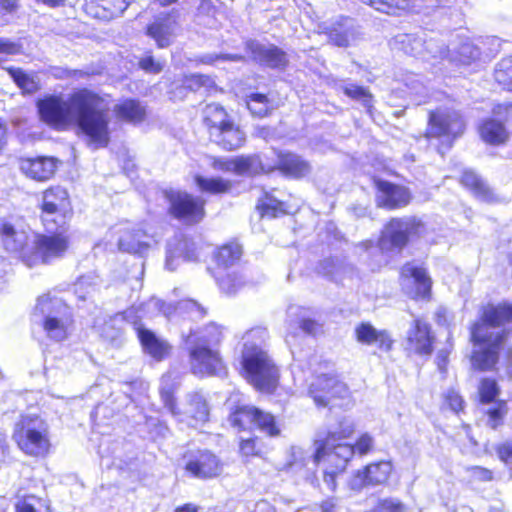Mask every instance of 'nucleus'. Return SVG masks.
I'll return each instance as SVG.
<instances>
[{"instance_id": "f257e3e1", "label": "nucleus", "mask_w": 512, "mask_h": 512, "mask_svg": "<svg viewBox=\"0 0 512 512\" xmlns=\"http://www.w3.org/2000/svg\"><path fill=\"white\" fill-rule=\"evenodd\" d=\"M40 119L55 129L76 124L94 149L109 143V108L104 99L89 89H79L64 98L50 95L37 102Z\"/></svg>"}, {"instance_id": "f03ea898", "label": "nucleus", "mask_w": 512, "mask_h": 512, "mask_svg": "<svg viewBox=\"0 0 512 512\" xmlns=\"http://www.w3.org/2000/svg\"><path fill=\"white\" fill-rule=\"evenodd\" d=\"M512 321V304H487L482 308L480 321L471 330V338L478 346L472 356L473 367L490 370L498 360L499 350L507 336L499 327Z\"/></svg>"}, {"instance_id": "7ed1b4c3", "label": "nucleus", "mask_w": 512, "mask_h": 512, "mask_svg": "<svg viewBox=\"0 0 512 512\" xmlns=\"http://www.w3.org/2000/svg\"><path fill=\"white\" fill-rule=\"evenodd\" d=\"M268 339L265 327H254L242 337L241 365L245 379L257 390L271 393L278 384L279 372L273 359L264 350Z\"/></svg>"}, {"instance_id": "20e7f679", "label": "nucleus", "mask_w": 512, "mask_h": 512, "mask_svg": "<svg viewBox=\"0 0 512 512\" xmlns=\"http://www.w3.org/2000/svg\"><path fill=\"white\" fill-rule=\"evenodd\" d=\"M354 431V423L348 418H343L326 430L318 431L314 439V463L319 464L324 461L337 470H344L353 457L355 448L341 441L349 438Z\"/></svg>"}, {"instance_id": "39448f33", "label": "nucleus", "mask_w": 512, "mask_h": 512, "mask_svg": "<svg viewBox=\"0 0 512 512\" xmlns=\"http://www.w3.org/2000/svg\"><path fill=\"white\" fill-rule=\"evenodd\" d=\"M34 317L41 322L49 339L60 342L68 337L73 315L71 308L62 299L50 295L40 296L35 306Z\"/></svg>"}, {"instance_id": "423d86ee", "label": "nucleus", "mask_w": 512, "mask_h": 512, "mask_svg": "<svg viewBox=\"0 0 512 512\" xmlns=\"http://www.w3.org/2000/svg\"><path fill=\"white\" fill-rule=\"evenodd\" d=\"M171 382L172 375L166 374L161 379L160 387L161 400L171 415L180 422H187L189 426L207 421L209 407L204 396L199 392L187 394L184 408L180 409L173 396L175 388Z\"/></svg>"}, {"instance_id": "0eeeda50", "label": "nucleus", "mask_w": 512, "mask_h": 512, "mask_svg": "<svg viewBox=\"0 0 512 512\" xmlns=\"http://www.w3.org/2000/svg\"><path fill=\"white\" fill-rule=\"evenodd\" d=\"M464 129L465 123L457 111L440 108L430 113L425 137L443 155L452 147L454 140L463 134Z\"/></svg>"}, {"instance_id": "6e6552de", "label": "nucleus", "mask_w": 512, "mask_h": 512, "mask_svg": "<svg viewBox=\"0 0 512 512\" xmlns=\"http://www.w3.org/2000/svg\"><path fill=\"white\" fill-rule=\"evenodd\" d=\"M13 438L18 447L30 456H45L51 448L49 426L37 415H22L15 424Z\"/></svg>"}, {"instance_id": "1a4fd4ad", "label": "nucleus", "mask_w": 512, "mask_h": 512, "mask_svg": "<svg viewBox=\"0 0 512 512\" xmlns=\"http://www.w3.org/2000/svg\"><path fill=\"white\" fill-rule=\"evenodd\" d=\"M70 245L67 228H58L49 234L32 233L31 250L26 252L25 264L29 267L48 264L64 257Z\"/></svg>"}, {"instance_id": "9d476101", "label": "nucleus", "mask_w": 512, "mask_h": 512, "mask_svg": "<svg viewBox=\"0 0 512 512\" xmlns=\"http://www.w3.org/2000/svg\"><path fill=\"white\" fill-rule=\"evenodd\" d=\"M41 221L47 232L66 227L71 214L68 192L62 187H52L43 192Z\"/></svg>"}, {"instance_id": "9b49d317", "label": "nucleus", "mask_w": 512, "mask_h": 512, "mask_svg": "<svg viewBox=\"0 0 512 512\" xmlns=\"http://www.w3.org/2000/svg\"><path fill=\"white\" fill-rule=\"evenodd\" d=\"M423 229L421 221L415 217L392 219L382 231L379 247L382 251H392L404 247L410 236L419 234Z\"/></svg>"}, {"instance_id": "f8f14e48", "label": "nucleus", "mask_w": 512, "mask_h": 512, "mask_svg": "<svg viewBox=\"0 0 512 512\" xmlns=\"http://www.w3.org/2000/svg\"><path fill=\"white\" fill-rule=\"evenodd\" d=\"M308 394L316 406L334 407L339 405L334 402L336 399L345 400L349 397V390L336 376L321 374L310 383Z\"/></svg>"}, {"instance_id": "ddd939ff", "label": "nucleus", "mask_w": 512, "mask_h": 512, "mask_svg": "<svg viewBox=\"0 0 512 512\" xmlns=\"http://www.w3.org/2000/svg\"><path fill=\"white\" fill-rule=\"evenodd\" d=\"M230 424L238 429H246L255 424L263 433L268 436H277L280 429L272 414L261 411L253 406H239L229 416Z\"/></svg>"}, {"instance_id": "4468645a", "label": "nucleus", "mask_w": 512, "mask_h": 512, "mask_svg": "<svg viewBox=\"0 0 512 512\" xmlns=\"http://www.w3.org/2000/svg\"><path fill=\"white\" fill-rule=\"evenodd\" d=\"M171 215L187 224L200 222L205 216V201L186 192L172 191L168 194Z\"/></svg>"}, {"instance_id": "2eb2a0df", "label": "nucleus", "mask_w": 512, "mask_h": 512, "mask_svg": "<svg viewBox=\"0 0 512 512\" xmlns=\"http://www.w3.org/2000/svg\"><path fill=\"white\" fill-rule=\"evenodd\" d=\"M190 367L194 375L222 376L226 374L219 352L211 347L194 345L189 348Z\"/></svg>"}, {"instance_id": "dca6fc26", "label": "nucleus", "mask_w": 512, "mask_h": 512, "mask_svg": "<svg viewBox=\"0 0 512 512\" xmlns=\"http://www.w3.org/2000/svg\"><path fill=\"white\" fill-rule=\"evenodd\" d=\"M32 233L21 225L3 223L0 226V239L4 249L18 254L25 263V256L31 250Z\"/></svg>"}, {"instance_id": "f3484780", "label": "nucleus", "mask_w": 512, "mask_h": 512, "mask_svg": "<svg viewBox=\"0 0 512 512\" xmlns=\"http://www.w3.org/2000/svg\"><path fill=\"white\" fill-rule=\"evenodd\" d=\"M177 29V11L161 12L147 25L146 34L152 38L159 48L168 47Z\"/></svg>"}, {"instance_id": "a211bd4d", "label": "nucleus", "mask_w": 512, "mask_h": 512, "mask_svg": "<svg viewBox=\"0 0 512 512\" xmlns=\"http://www.w3.org/2000/svg\"><path fill=\"white\" fill-rule=\"evenodd\" d=\"M392 469V464L389 461L371 463L363 470L357 471L351 478L349 485L353 490H361L366 486L382 485L388 480Z\"/></svg>"}, {"instance_id": "6ab92c4d", "label": "nucleus", "mask_w": 512, "mask_h": 512, "mask_svg": "<svg viewBox=\"0 0 512 512\" xmlns=\"http://www.w3.org/2000/svg\"><path fill=\"white\" fill-rule=\"evenodd\" d=\"M185 469L192 476L199 479L217 477L223 470V464L219 458L209 451H199L190 456Z\"/></svg>"}, {"instance_id": "aec40b11", "label": "nucleus", "mask_w": 512, "mask_h": 512, "mask_svg": "<svg viewBox=\"0 0 512 512\" xmlns=\"http://www.w3.org/2000/svg\"><path fill=\"white\" fill-rule=\"evenodd\" d=\"M197 257L195 243L186 236L179 234L172 238L167 244L165 266L169 271H174L180 259L184 261H195Z\"/></svg>"}, {"instance_id": "412c9836", "label": "nucleus", "mask_w": 512, "mask_h": 512, "mask_svg": "<svg viewBox=\"0 0 512 512\" xmlns=\"http://www.w3.org/2000/svg\"><path fill=\"white\" fill-rule=\"evenodd\" d=\"M401 276L405 287H407L408 282H412L415 285V289L409 292L412 298L424 299L429 296L432 281L426 268L413 262L407 263L402 267Z\"/></svg>"}, {"instance_id": "4be33fe9", "label": "nucleus", "mask_w": 512, "mask_h": 512, "mask_svg": "<svg viewBox=\"0 0 512 512\" xmlns=\"http://www.w3.org/2000/svg\"><path fill=\"white\" fill-rule=\"evenodd\" d=\"M376 185L378 189V206L387 209H397L409 203L410 194L406 188L381 180L377 181Z\"/></svg>"}, {"instance_id": "5701e85b", "label": "nucleus", "mask_w": 512, "mask_h": 512, "mask_svg": "<svg viewBox=\"0 0 512 512\" xmlns=\"http://www.w3.org/2000/svg\"><path fill=\"white\" fill-rule=\"evenodd\" d=\"M406 349L419 355H429L432 352V336L430 326L421 319H415L408 330Z\"/></svg>"}, {"instance_id": "b1692460", "label": "nucleus", "mask_w": 512, "mask_h": 512, "mask_svg": "<svg viewBox=\"0 0 512 512\" xmlns=\"http://www.w3.org/2000/svg\"><path fill=\"white\" fill-rule=\"evenodd\" d=\"M19 168L30 179L47 181L54 175L57 161L52 157L26 158L20 160Z\"/></svg>"}, {"instance_id": "393cba45", "label": "nucleus", "mask_w": 512, "mask_h": 512, "mask_svg": "<svg viewBox=\"0 0 512 512\" xmlns=\"http://www.w3.org/2000/svg\"><path fill=\"white\" fill-rule=\"evenodd\" d=\"M211 167L217 171L234 172L236 174L257 173L261 168L258 156H241L236 158H213Z\"/></svg>"}, {"instance_id": "a878e982", "label": "nucleus", "mask_w": 512, "mask_h": 512, "mask_svg": "<svg viewBox=\"0 0 512 512\" xmlns=\"http://www.w3.org/2000/svg\"><path fill=\"white\" fill-rule=\"evenodd\" d=\"M172 312V307L165 304L160 299L152 297L147 302L139 305L138 307H131L123 312V318L132 323L134 328L142 326L139 320L143 317H154L158 314L169 316Z\"/></svg>"}, {"instance_id": "bb28decb", "label": "nucleus", "mask_w": 512, "mask_h": 512, "mask_svg": "<svg viewBox=\"0 0 512 512\" xmlns=\"http://www.w3.org/2000/svg\"><path fill=\"white\" fill-rule=\"evenodd\" d=\"M323 29L328 35L329 41L336 46L347 47L356 40V26L350 18L340 17Z\"/></svg>"}, {"instance_id": "cd10ccee", "label": "nucleus", "mask_w": 512, "mask_h": 512, "mask_svg": "<svg viewBox=\"0 0 512 512\" xmlns=\"http://www.w3.org/2000/svg\"><path fill=\"white\" fill-rule=\"evenodd\" d=\"M250 49L253 58L261 65L270 68H283L288 63L285 52L274 45L251 43Z\"/></svg>"}, {"instance_id": "c85d7f7f", "label": "nucleus", "mask_w": 512, "mask_h": 512, "mask_svg": "<svg viewBox=\"0 0 512 512\" xmlns=\"http://www.w3.org/2000/svg\"><path fill=\"white\" fill-rule=\"evenodd\" d=\"M210 137L223 149L229 151L240 148L246 139L245 133L230 121L211 132Z\"/></svg>"}, {"instance_id": "c756f323", "label": "nucleus", "mask_w": 512, "mask_h": 512, "mask_svg": "<svg viewBox=\"0 0 512 512\" xmlns=\"http://www.w3.org/2000/svg\"><path fill=\"white\" fill-rule=\"evenodd\" d=\"M307 311L298 306H290L287 310L288 335L286 342L290 344L289 337H295L298 331L305 334H313L317 324L312 319L306 317Z\"/></svg>"}, {"instance_id": "7c9ffc66", "label": "nucleus", "mask_w": 512, "mask_h": 512, "mask_svg": "<svg viewBox=\"0 0 512 512\" xmlns=\"http://www.w3.org/2000/svg\"><path fill=\"white\" fill-rule=\"evenodd\" d=\"M144 351L156 360H162L168 355L170 346L164 340L158 338L152 331L138 326L134 328Z\"/></svg>"}, {"instance_id": "2f4dec72", "label": "nucleus", "mask_w": 512, "mask_h": 512, "mask_svg": "<svg viewBox=\"0 0 512 512\" xmlns=\"http://www.w3.org/2000/svg\"><path fill=\"white\" fill-rule=\"evenodd\" d=\"M357 340L363 344L376 346L382 351H389L393 341L386 331H378L370 324H361L356 328Z\"/></svg>"}, {"instance_id": "473e14b6", "label": "nucleus", "mask_w": 512, "mask_h": 512, "mask_svg": "<svg viewBox=\"0 0 512 512\" xmlns=\"http://www.w3.org/2000/svg\"><path fill=\"white\" fill-rule=\"evenodd\" d=\"M118 245L122 251L143 255L150 246L149 236L141 229H127L120 236Z\"/></svg>"}, {"instance_id": "72a5a7b5", "label": "nucleus", "mask_w": 512, "mask_h": 512, "mask_svg": "<svg viewBox=\"0 0 512 512\" xmlns=\"http://www.w3.org/2000/svg\"><path fill=\"white\" fill-rule=\"evenodd\" d=\"M425 43L426 33L421 32L420 34H399L394 38L392 46L405 54L422 59L423 55H427L423 49Z\"/></svg>"}, {"instance_id": "f704fd0d", "label": "nucleus", "mask_w": 512, "mask_h": 512, "mask_svg": "<svg viewBox=\"0 0 512 512\" xmlns=\"http://www.w3.org/2000/svg\"><path fill=\"white\" fill-rule=\"evenodd\" d=\"M116 117L130 123H140L146 115L145 107L134 99H126L114 106Z\"/></svg>"}, {"instance_id": "c9c22d12", "label": "nucleus", "mask_w": 512, "mask_h": 512, "mask_svg": "<svg viewBox=\"0 0 512 512\" xmlns=\"http://www.w3.org/2000/svg\"><path fill=\"white\" fill-rule=\"evenodd\" d=\"M222 337V329L218 325L211 323L199 332L190 333L186 342L193 346L203 345L212 348V346L218 345L221 342Z\"/></svg>"}, {"instance_id": "e433bc0d", "label": "nucleus", "mask_w": 512, "mask_h": 512, "mask_svg": "<svg viewBox=\"0 0 512 512\" xmlns=\"http://www.w3.org/2000/svg\"><path fill=\"white\" fill-rule=\"evenodd\" d=\"M481 138L491 145H500L508 140L509 134L504 124L493 119L485 121L480 126Z\"/></svg>"}, {"instance_id": "4c0bfd02", "label": "nucleus", "mask_w": 512, "mask_h": 512, "mask_svg": "<svg viewBox=\"0 0 512 512\" xmlns=\"http://www.w3.org/2000/svg\"><path fill=\"white\" fill-rule=\"evenodd\" d=\"M278 165L283 172L293 177H301L309 171L308 164L291 153L280 155Z\"/></svg>"}, {"instance_id": "58836bf2", "label": "nucleus", "mask_w": 512, "mask_h": 512, "mask_svg": "<svg viewBox=\"0 0 512 512\" xmlns=\"http://www.w3.org/2000/svg\"><path fill=\"white\" fill-rule=\"evenodd\" d=\"M461 183L469 188L478 198L490 199V189L484 181L472 170H465L461 176Z\"/></svg>"}, {"instance_id": "ea45409f", "label": "nucleus", "mask_w": 512, "mask_h": 512, "mask_svg": "<svg viewBox=\"0 0 512 512\" xmlns=\"http://www.w3.org/2000/svg\"><path fill=\"white\" fill-rule=\"evenodd\" d=\"M195 183L202 192L210 194L226 193L232 186L229 180L220 177L207 178L200 175L195 177Z\"/></svg>"}, {"instance_id": "a19ab883", "label": "nucleus", "mask_w": 512, "mask_h": 512, "mask_svg": "<svg viewBox=\"0 0 512 512\" xmlns=\"http://www.w3.org/2000/svg\"><path fill=\"white\" fill-rule=\"evenodd\" d=\"M87 8L89 5L97 4L102 7L108 14L100 15L98 12L94 14L95 17H117L121 15L129 6V0H85Z\"/></svg>"}, {"instance_id": "79ce46f5", "label": "nucleus", "mask_w": 512, "mask_h": 512, "mask_svg": "<svg viewBox=\"0 0 512 512\" xmlns=\"http://www.w3.org/2000/svg\"><path fill=\"white\" fill-rule=\"evenodd\" d=\"M204 120L209 128V134L216 130L217 128L223 127L226 123L229 122L227 120V115L223 107L218 104H209L204 109Z\"/></svg>"}, {"instance_id": "37998d69", "label": "nucleus", "mask_w": 512, "mask_h": 512, "mask_svg": "<svg viewBox=\"0 0 512 512\" xmlns=\"http://www.w3.org/2000/svg\"><path fill=\"white\" fill-rule=\"evenodd\" d=\"M10 77L17 86L25 93H34L39 89L38 81L35 76L24 72L20 68L10 67L6 69Z\"/></svg>"}, {"instance_id": "c03bdc74", "label": "nucleus", "mask_w": 512, "mask_h": 512, "mask_svg": "<svg viewBox=\"0 0 512 512\" xmlns=\"http://www.w3.org/2000/svg\"><path fill=\"white\" fill-rule=\"evenodd\" d=\"M242 254L240 245L237 243H231L219 248L216 254V262L219 267L227 269L234 265L239 260Z\"/></svg>"}, {"instance_id": "a18cd8bd", "label": "nucleus", "mask_w": 512, "mask_h": 512, "mask_svg": "<svg viewBox=\"0 0 512 512\" xmlns=\"http://www.w3.org/2000/svg\"><path fill=\"white\" fill-rule=\"evenodd\" d=\"M423 49L424 52H427V55H423L422 60L428 62L438 59H444L449 55V50L442 41L435 38H428L427 34L426 43L424 44Z\"/></svg>"}, {"instance_id": "49530a36", "label": "nucleus", "mask_w": 512, "mask_h": 512, "mask_svg": "<svg viewBox=\"0 0 512 512\" xmlns=\"http://www.w3.org/2000/svg\"><path fill=\"white\" fill-rule=\"evenodd\" d=\"M246 106L251 114L257 117H264L271 110L270 101L266 95L261 93L249 95L246 99Z\"/></svg>"}, {"instance_id": "de8ad7c7", "label": "nucleus", "mask_w": 512, "mask_h": 512, "mask_svg": "<svg viewBox=\"0 0 512 512\" xmlns=\"http://www.w3.org/2000/svg\"><path fill=\"white\" fill-rule=\"evenodd\" d=\"M216 280L220 289L226 294H234L242 285V277L233 272L218 271Z\"/></svg>"}, {"instance_id": "09e8293b", "label": "nucleus", "mask_w": 512, "mask_h": 512, "mask_svg": "<svg viewBox=\"0 0 512 512\" xmlns=\"http://www.w3.org/2000/svg\"><path fill=\"white\" fill-rule=\"evenodd\" d=\"M494 76L499 84L512 91V56L502 59L497 64Z\"/></svg>"}, {"instance_id": "8fccbe9b", "label": "nucleus", "mask_w": 512, "mask_h": 512, "mask_svg": "<svg viewBox=\"0 0 512 512\" xmlns=\"http://www.w3.org/2000/svg\"><path fill=\"white\" fill-rule=\"evenodd\" d=\"M257 207L261 210L262 216L276 217L285 213L284 203L268 193L259 200Z\"/></svg>"}, {"instance_id": "3c124183", "label": "nucleus", "mask_w": 512, "mask_h": 512, "mask_svg": "<svg viewBox=\"0 0 512 512\" xmlns=\"http://www.w3.org/2000/svg\"><path fill=\"white\" fill-rule=\"evenodd\" d=\"M18 512H50L49 506L41 498L27 496L16 504Z\"/></svg>"}, {"instance_id": "603ef678", "label": "nucleus", "mask_w": 512, "mask_h": 512, "mask_svg": "<svg viewBox=\"0 0 512 512\" xmlns=\"http://www.w3.org/2000/svg\"><path fill=\"white\" fill-rule=\"evenodd\" d=\"M451 61L459 62L461 64H469L472 60L479 56V51L471 43H463L457 55H448Z\"/></svg>"}, {"instance_id": "864d4df0", "label": "nucleus", "mask_w": 512, "mask_h": 512, "mask_svg": "<svg viewBox=\"0 0 512 512\" xmlns=\"http://www.w3.org/2000/svg\"><path fill=\"white\" fill-rule=\"evenodd\" d=\"M176 309L188 314L192 319L202 318L206 314L204 307L191 299L180 301Z\"/></svg>"}, {"instance_id": "5fc2aeb1", "label": "nucleus", "mask_w": 512, "mask_h": 512, "mask_svg": "<svg viewBox=\"0 0 512 512\" xmlns=\"http://www.w3.org/2000/svg\"><path fill=\"white\" fill-rule=\"evenodd\" d=\"M344 93L356 100L362 101L364 106L369 107L371 103V95L363 87L349 84L344 87Z\"/></svg>"}, {"instance_id": "6e6d98bb", "label": "nucleus", "mask_w": 512, "mask_h": 512, "mask_svg": "<svg viewBox=\"0 0 512 512\" xmlns=\"http://www.w3.org/2000/svg\"><path fill=\"white\" fill-rule=\"evenodd\" d=\"M507 413L505 403H498L496 407L491 408L487 411L488 425L492 429H496L503 422V419Z\"/></svg>"}, {"instance_id": "4d7b16f0", "label": "nucleus", "mask_w": 512, "mask_h": 512, "mask_svg": "<svg viewBox=\"0 0 512 512\" xmlns=\"http://www.w3.org/2000/svg\"><path fill=\"white\" fill-rule=\"evenodd\" d=\"M482 402H491L497 396V384L492 379H483L479 388Z\"/></svg>"}, {"instance_id": "13d9d810", "label": "nucleus", "mask_w": 512, "mask_h": 512, "mask_svg": "<svg viewBox=\"0 0 512 512\" xmlns=\"http://www.w3.org/2000/svg\"><path fill=\"white\" fill-rule=\"evenodd\" d=\"M379 512H405L406 506L397 498H386L379 501L377 507Z\"/></svg>"}, {"instance_id": "bf43d9fd", "label": "nucleus", "mask_w": 512, "mask_h": 512, "mask_svg": "<svg viewBox=\"0 0 512 512\" xmlns=\"http://www.w3.org/2000/svg\"><path fill=\"white\" fill-rule=\"evenodd\" d=\"M496 452L500 460L512 473V440H506L496 446Z\"/></svg>"}, {"instance_id": "052dcab7", "label": "nucleus", "mask_w": 512, "mask_h": 512, "mask_svg": "<svg viewBox=\"0 0 512 512\" xmlns=\"http://www.w3.org/2000/svg\"><path fill=\"white\" fill-rule=\"evenodd\" d=\"M445 403L450 407V409L454 412H458L463 407V399L462 397L453 389L448 390L444 394Z\"/></svg>"}, {"instance_id": "680f3d73", "label": "nucleus", "mask_w": 512, "mask_h": 512, "mask_svg": "<svg viewBox=\"0 0 512 512\" xmlns=\"http://www.w3.org/2000/svg\"><path fill=\"white\" fill-rule=\"evenodd\" d=\"M139 66L150 73H159L163 69V64L159 61H155L152 56H146L140 59Z\"/></svg>"}, {"instance_id": "e2e57ef3", "label": "nucleus", "mask_w": 512, "mask_h": 512, "mask_svg": "<svg viewBox=\"0 0 512 512\" xmlns=\"http://www.w3.org/2000/svg\"><path fill=\"white\" fill-rule=\"evenodd\" d=\"M374 440L369 434H363L356 442L354 448L359 454H367L373 447Z\"/></svg>"}, {"instance_id": "0e129e2a", "label": "nucleus", "mask_w": 512, "mask_h": 512, "mask_svg": "<svg viewBox=\"0 0 512 512\" xmlns=\"http://www.w3.org/2000/svg\"><path fill=\"white\" fill-rule=\"evenodd\" d=\"M242 57L237 54H207L201 58L205 64H213L218 60L239 61Z\"/></svg>"}, {"instance_id": "69168bd1", "label": "nucleus", "mask_w": 512, "mask_h": 512, "mask_svg": "<svg viewBox=\"0 0 512 512\" xmlns=\"http://www.w3.org/2000/svg\"><path fill=\"white\" fill-rule=\"evenodd\" d=\"M473 480L489 481L492 479V472L488 469L474 466L467 469Z\"/></svg>"}, {"instance_id": "338daca9", "label": "nucleus", "mask_w": 512, "mask_h": 512, "mask_svg": "<svg viewBox=\"0 0 512 512\" xmlns=\"http://www.w3.org/2000/svg\"><path fill=\"white\" fill-rule=\"evenodd\" d=\"M211 83V79L204 75H192L186 80V85L192 90H196L202 86H207Z\"/></svg>"}, {"instance_id": "774afa93", "label": "nucleus", "mask_w": 512, "mask_h": 512, "mask_svg": "<svg viewBox=\"0 0 512 512\" xmlns=\"http://www.w3.org/2000/svg\"><path fill=\"white\" fill-rule=\"evenodd\" d=\"M240 451L244 456H253L258 454L255 440L252 438L242 440L240 443Z\"/></svg>"}]
</instances>
